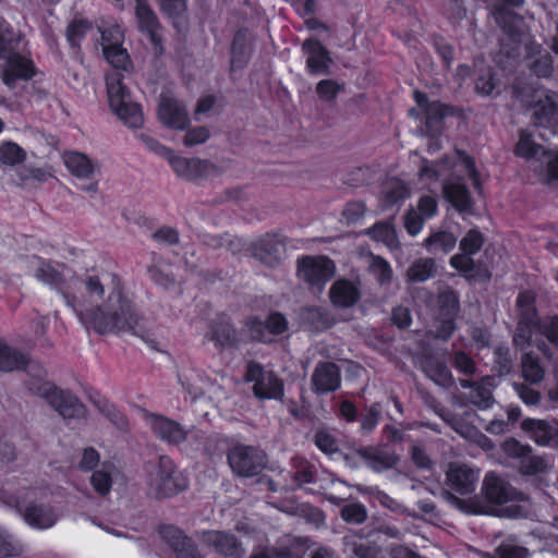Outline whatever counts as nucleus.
Listing matches in <instances>:
<instances>
[{"mask_svg":"<svg viewBox=\"0 0 558 558\" xmlns=\"http://www.w3.org/2000/svg\"><path fill=\"white\" fill-rule=\"evenodd\" d=\"M369 270L375 279L381 284L390 283L392 280L393 271L389 263L379 256H373L369 265Z\"/></svg>","mask_w":558,"mask_h":558,"instance_id":"obj_47","label":"nucleus"},{"mask_svg":"<svg viewBox=\"0 0 558 558\" xmlns=\"http://www.w3.org/2000/svg\"><path fill=\"white\" fill-rule=\"evenodd\" d=\"M330 300L338 307L353 306L360 299V289L355 282L339 279L330 289Z\"/></svg>","mask_w":558,"mask_h":558,"instance_id":"obj_25","label":"nucleus"},{"mask_svg":"<svg viewBox=\"0 0 558 558\" xmlns=\"http://www.w3.org/2000/svg\"><path fill=\"white\" fill-rule=\"evenodd\" d=\"M159 121L172 130H184L190 120L185 107L169 94H161L158 106Z\"/></svg>","mask_w":558,"mask_h":558,"instance_id":"obj_17","label":"nucleus"},{"mask_svg":"<svg viewBox=\"0 0 558 558\" xmlns=\"http://www.w3.org/2000/svg\"><path fill=\"white\" fill-rule=\"evenodd\" d=\"M26 158L25 150L13 142L0 144V163L9 167L23 162Z\"/></svg>","mask_w":558,"mask_h":558,"instance_id":"obj_44","label":"nucleus"},{"mask_svg":"<svg viewBox=\"0 0 558 558\" xmlns=\"http://www.w3.org/2000/svg\"><path fill=\"white\" fill-rule=\"evenodd\" d=\"M19 41L13 29L0 20V73L9 87H13L17 80H28L34 74L33 62L14 52Z\"/></svg>","mask_w":558,"mask_h":558,"instance_id":"obj_4","label":"nucleus"},{"mask_svg":"<svg viewBox=\"0 0 558 558\" xmlns=\"http://www.w3.org/2000/svg\"><path fill=\"white\" fill-rule=\"evenodd\" d=\"M160 8L173 21L175 26L178 20L182 19L187 10L186 0H160Z\"/></svg>","mask_w":558,"mask_h":558,"instance_id":"obj_48","label":"nucleus"},{"mask_svg":"<svg viewBox=\"0 0 558 558\" xmlns=\"http://www.w3.org/2000/svg\"><path fill=\"white\" fill-rule=\"evenodd\" d=\"M280 243L275 235L266 234L253 243V255L266 264L277 259Z\"/></svg>","mask_w":558,"mask_h":558,"instance_id":"obj_32","label":"nucleus"},{"mask_svg":"<svg viewBox=\"0 0 558 558\" xmlns=\"http://www.w3.org/2000/svg\"><path fill=\"white\" fill-rule=\"evenodd\" d=\"M312 383L317 392H329L339 388L340 373L336 364L320 363L312 376Z\"/></svg>","mask_w":558,"mask_h":558,"instance_id":"obj_23","label":"nucleus"},{"mask_svg":"<svg viewBox=\"0 0 558 558\" xmlns=\"http://www.w3.org/2000/svg\"><path fill=\"white\" fill-rule=\"evenodd\" d=\"M484 243L482 233L478 230H470L460 241V250L471 255L476 254Z\"/></svg>","mask_w":558,"mask_h":558,"instance_id":"obj_51","label":"nucleus"},{"mask_svg":"<svg viewBox=\"0 0 558 558\" xmlns=\"http://www.w3.org/2000/svg\"><path fill=\"white\" fill-rule=\"evenodd\" d=\"M206 542L218 553L226 556H235L240 551L238 542L230 534L218 531L209 532L206 534Z\"/></svg>","mask_w":558,"mask_h":558,"instance_id":"obj_34","label":"nucleus"},{"mask_svg":"<svg viewBox=\"0 0 558 558\" xmlns=\"http://www.w3.org/2000/svg\"><path fill=\"white\" fill-rule=\"evenodd\" d=\"M89 29V24L83 20H75L68 26L66 38L71 46L78 45V40Z\"/></svg>","mask_w":558,"mask_h":558,"instance_id":"obj_58","label":"nucleus"},{"mask_svg":"<svg viewBox=\"0 0 558 558\" xmlns=\"http://www.w3.org/2000/svg\"><path fill=\"white\" fill-rule=\"evenodd\" d=\"M147 485L157 498L173 496L187 487V481L169 457H160L147 466Z\"/></svg>","mask_w":558,"mask_h":558,"instance_id":"obj_7","label":"nucleus"},{"mask_svg":"<svg viewBox=\"0 0 558 558\" xmlns=\"http://www.w3.org/2000/svg\"><path fill=\"white\" fill-rule=\"evenodd\" d=\"M456 244V235L448 231L433 232L424 241L425 247L432 253L442 252L447 254L454 248Z\"/></svg>","mask_w":558,"mask_h":558,"instance_id":"obj_36","label":"nucleus"},{"mask_svg":"<svg viewBox=\"0 0 558 558\" xmlns=\"http://www.w3.org/2000/svg\"><path fill=\"white\" fill-rule=\"evenodd\" d=\"M439 303H440L442 311L445 312V315H447V316L456 315L458 307H459V302H458V296L453 291H451V290L444 291L439 295Z\"/></svg>","mask_w":558,"mask_h":558,"instance_id":"obj_64","label":"nucleus"},{"mask_svg":"<svg viewBox=\"0 0 558 558\" xmlns=\"http://www.w3.org/2000/svg\"><path fill=\"white\" fill-rule=\"evenodd\" d=\"M40 494L38 487L23 480L16 484H8L2 489L0 499L14 508L31 527L47 530L56 524L58 514L52 507L35 502Z\"/></svg>","mask_w":558,"mask_h":558,"instance_id":"obj_3","label":"nucleus"},{"mask_svg":"<svg viewBox=\"0 0 558 558\" xmlns=\"http://www.w3.org/2000/svg\"><path fill=\"white\" fill-rule=\"evenodd\" d=\"M45 369L38 367L36 378L28 383V389L44 398L64 418L81 417L85 414L84 405L69 391L57 388L44 380Z\"/></svg>","mask_w":558,"mask_h":558,"instance_id":"obj_6","label":"nucleus"},{"mask_svg":"<svg viewBox=\"0 0 558 558\" xmlns=\"http://www.w3.org/2000/svg\"><path fill=\"white\" fill-rule=\"evenodd\" d=\"M298 275L319 289L335 275L333 263L325 256H305L298 262Z\"/></svg>","mask_w":558,"mask_h":558,"instance_id":"obj_10","label":"nucleus"},{"mask_svg":"<svg viewBox=\"0 0 558 558\" xmlns=\"http://www.w3.org/2000/svg\"><path fill=\"white\" fill-rule=\"evenodd\" d=\"M310 541L307 538H294L290 546L282 553L277 555V558H304L310 550Z\"/></svg>","mask_w":558,"mask_h":558,"instance_id":"obj_52","label":"nucleus"},{"mask_svg":"<svg viewBox=\"0 0 558 558\" xmlns=\"http://www.w3.org/2000/svg\"><path fill=\"white\" fill-rule=\"evenodd\" d=\"M208 340L214 341L217 347H233L239 342V337L229 322L220 319L213 323Z\"/></svg>","mask_w":558,"mask_h":558,"instance_id":"obj_30","label":"nucleus"},{"mask_svg":"<svg viewBox=\"0 0 558 558\" xmlns=\"http://www.w3.org/2000/svg\"><path fill=\"white\" fill-rule=\"evenodd\" d=\"M521 428L539 446H547L557 436L558 430L545 420L525 418Z\"/></svg>","mask_w":558,"mask_h":558,"instance_id":"obj_27","label":"nucleus"},{"mask_svg":"<svg viewBox=\"0 0 558 558\" xmlns=\"http://www.w3.org/2000/svg\"><path fill=\"white\" fill-rule=\"evenodd\" d=\"M514 153L517 156L527 160L541 159L543 162H546L548 166L546 181L548 183L558 179V154L547 151L542 145L536 144L529 131L522 130L520 132Z\"/></svg>","mask_w":558,"mask_h":558,"instance_id":"obj_9","label":"nucleus"},{"mask_svg":"<svg viewBox=\"0 0 558 558\" xmlns=\"http://www.w3.org/2000/svg\"><path fill=\"white\" fill-rule=\"evenodd\" d=\"M342 84L333 80H323L316 85V93L318 97L325 101L333 100L340 90H342Z\"/></svg>","mask_w":558,"mask_h":558,"instance_id":"obj_55","label":"nucleus"},{"mask_svg":"<svg viewBox=\"0 0 558 558\" xmlns=\"http://www.w3.org/2000/svg\"><path fill=\"white\" fill-rule=\"evenodd\" d=\"M113 471L114 468L112 464L104 463L100 469L93 473L90 483L99 495H107L110 492Z\"/></svg>","mask_w":558,"mask_h":558,"instance_id":"obj_43","label":"nucleus"},{"mask_svg":"<svg viewBox=\"0 0 558 558\" xmlns=\"http://www.w3.org/2000/svg\"><path fill=\"white\" fill-rule=\"evenodd\" d=\"M493 379L487 377L484 379V385L472 386L471 402L480 409H488L493 403L492 389L487 386H493Z\"/></svg>","mask_w":558,"mask_h":558,"instance_id":"obj_46","label":"nucleus"},{"mask_svg":"<svg viewBox=\"0 0 558 558\" xmlns=\"http://www.w3.org/2000/svg\"><path fill=\"white\" fill-rule=\"evenodd\" d=\"M445 198L459 211L461 215L473 214V202L470 193L464 184L460 181H448L444 184Z\"/></svg>","mask_w":558,"mask_h":558,"instance_id":"obj_22","label":"nucleus"},{"mask_svg":"<svg viewBox=\"0 0 558 558\" xmlns=\"http://www.w3.org/2000/svg\"><path fill=\"white\" fill-rule=\"evenodd\" d=\"M414 98L417 106L424 111L426 117V124L429 129L437 130V123L439 119L445 117L448 112V108L438 101L428 102L425 94L415 90Z\"/></svg>","mask_w":558,"mask_h":558,"instance_id":"obj_31","label":"nucleus"},{"mask_svg":"<svg viewBox=\"0 0 558 558\" xmlns=\"http://www.w3.org/2000/svg\"><path fill=\"white\" fill-rule=\"evenodd\" d=\"M555 352L551 353L547 349V355L545 357L551 362V374L554 378V384L547 389V398L548 400L558 407V348L554 347Z\"/></svg>","mask_w":558,"mask_h":558,"instance_id":"obj_49","label":"nucleus"},{"mask_svg":"<svg viewBox=\"0 0 558 558\" xmlns=\"http://www.w3.org/2000/svg\"><path fill=\"white\" fill-rule=\"evenodd\" d=\"M108 102L111 111L130 128H141L144 122L141 107L131 100L130 92L120 72L106 76Z\"/></svg>","mask_w":558,"mask_h":558,"instance_id":"obj_5","label":"nucleus"},{"mask_svg":"<svg viewBox=\"0 0 558 558\" xmlns=\"http://www.w3.org/2000/svg\"><path fill=\"white\" fill-rule=\"evenodd\" d=\"M140 141L145 145V147L155 153L156 155L162 157L163 159H166L168 161V159L171 157L172 155V150L166 146H163L162 144H160L157 140L153 138L151 136H149L148 134H141L138 136Z\"/></svg>","mask_w":558,"mask_h":558,"instance_id":"obj_60","label":"nucleus"},{"mask_svg":"<svg viewBox=\"0 0 558 558\" xmlns=\"http://www.w3.org/2000/svg\"><path fill=\"white\" fill-rule=\"evenodd\" d=\"M247 328L252 339L267 342L270 340L267 333H282L287 329V320L281 314L274 313L266 325L262 320L252 319L247 323Z\"/></svg>","mask_w":558,"mask_h":558,"instance_id":"obj_21","label":"nucleus"},{"mask_svg":"<svg viewBox=\"0 0 558 558\" xmlns=\"http://www.w3.org/2000/svg\"><path fill=\"white\" fill-rule=\"evenodd\" d=\"M448 486L460 495H469L475 490L480 480V470L465 463H450L447 471Z\"/></svg>","mask_w":558,"mask_h":558,"instance_id":"obj_16","label":"nucleus"},{"mask_svg":"<svg viewBox=\"0 0 558 558\" xmlns=\"http://www.w3.org/2000/svg\"><path fill=\"white\" fill-rule=\"evenodd\" d=\"M513 45V52L520 54L523 48L526 58L529 59L527 65L539 77H547L551 74L553 65L549 53L541 48L539 45L533 43L529 34L522 33L515 37L514 41H505V53L510 56L511 51L508 46Z\"/></svg>","mask_w":558,"mask_h":558,"instance_id":"obj_8","label":"nucleus"},{"mask_svg":"<svg viewBox=\"0 0 558 558\" xmlns=\"http://www.w3.org/2000/svg\"><path fill=\"white\" fill-rule=\"evenodd\" d=\"M534 295L522 292L517 299L521 318L514 333L513 341L520 349L535 345L544 355H547V347L542 340L545 337L553 347L558 348V315L544 318L541 323L535 319Z\"/></svg>","mask_w":558,"mask_h":558,"instance_id":"obj_2","label":"nucleus"},{"mask_svg":"<svg viewBox=\"0 0 558 558\" xmlns=\"http://www.w3.org/2000/svg\"><path fill=\"white\" fill-rule=\"evenodd\" d=\"M62 160L69 172L80 179L90 178L98 169L97 163L78 151H65Z\"/></svg>","mask_w":558,"mask_h":558,"instance_id":"obj_26","label":"nucleus"},{"mask_svg":"<svg viewBox=\"0 0 558 558\" xmlns=\"http://www.w3.org/2000/svg\"><path fill=\"white\" fill-rule=\"evenodd\" d=\"M366 233L377 242H381L390 250L399 247V241L395 228L388 222H380L368 229Z\"/></svg>","mask_w":558,"mask_h":558,"instance_id":"obj_39","label":"nucleus"},{"mask_svg":"<svg viewBox=\"0 0 558 558\" xmlns=\"http://www.w3.org/2000/svg\"><path fill=\"white\" fill-rule=\"evenodd\" d=\"M367 465L374 471L390 469L398 462V457L389 451L379 449H368L363 452Z\"/></svg>","mask_w":558,"mask_h":558,"instance_id":"obj_37","label":"nucleus"},{"mask_svg":"<svg viewBox=\"0 0 558 558\" xmlns=\"http://www.w3.org/2000/svg\"><path fill=\"white\" fill-rule=\"evenodd\" d=\"M34 277L62 293L80 322L97 333L131 332L145 341L153 350H160V342L146 329L133 301L123 293L120 280L111 275H92L81 282V300L70 295L77 279L63 264L52 265L40 257L28 260Z\"/></svg>","mask_w":558,"mask_h":558,"instance_id":"obj_1","label":"nucleus"},{"mask_svg":"<svg viewBox=\"0 0 558 558\" xmlns=\"http://www.w3.org/2000/svg\"><path fill=\"white\" fill-rule=\"evenodd\" d=\"M481 71L482 73L476 78L475 90L481 95L489 96L493 94L496 87L494 76L489 69H487L486 71Z\"/></svg>","mask_w":558,"mask_h":558,"instance_id":"obj_57","label":"nucleus"},{"mask_svg":"<svg viewBox=\"0 0 558 558\" xmlns=\"http://www.w3.org/2000/svg\"><path fill=\"white\" fill-rule=\"evenodd\" d=\"M513 389L519 398L527 405H535L541 400V393L525 384L514 383Z\"/></svg>","mask_w":558,"mask_h":558,"instance_id":"obj_61","label":"nucleus"},{"mask_svg":"<svg viewBox=\"0 0 558 558\" xmlns=\"http://www.w3.org/2000/svg\"><path fill=\"white\" fill-rule=\"evenodd\" d=\"M302 50L306 56V69L310 74H328L331 59L326 48L317 39L305 40Z\"/></svg>","mask_w":558,"mask_h":558,"instance_id":"obj_20","label":"nucleus"},{"mask_svg":"<svg viewBox=\"0 0 558 558\" xmlns=\"http://www.w3.org/2000/svg\"><path fill=\"white\" fill-rule=\"evenodd\" d=\"M136 1V17L141 29L148 34L154 45L160 44L159 29L160 25L154 13L145 0Z\"/></svg>","mask_w":558,"mask_h":558,"instance_id":"obj_29","label":"nucleus"},{"mask_svg":"<svg viewBox=\"0 0 558 558\" xmlns=\"http://www.w3.org/2000/svg\"><path fill=\"white\" fill-rule=\"evenodd\" d=\"M535 123L539 126L556 128L558 125V94L536 92Z\"/></svg>","mask_w":558,"mask_h":558,"instance_id":"obj_19","label":"nucleus"},{"mask_svg":"<svg viewBox=\"0 0 558 558\" xmlns=\"http://www.w3.org/2000/svg\"><path fill=\"white\" fill-rule=\"evenodd\" d=\"M246 381L254 383L253 390L259 399H279L283 396L282 381L272 373L255 363L247 365Z\"/></svg>","mask_w":558,"mask_h":558,"instance_id":"obj_11","label":"nucleus"},{"mask_svg":"<svg viewBox=\"0 0 558 558\" xmlns=\"http://www.w3.org/2000/svg\"><path fill=\"white\" fill-rule=\"evenodd\" d=\"M366 207L362 202H352L347 204L342 211V216L347 223H355L365 214Z\"/></svg>","mask_w":558,"mask_h":558,"instance_id":"obj_62","label":"nucleus"},{"mask_svg":"<svg viewBox=\"0 0 558 558\" xmlns=\"http://www.w3.org/2000/svg\"><path fill=\"white\" fill-rule=\"evenodd\" d=\"M228 461L234 473L245 477L257 475L265 463L262 451L244 446L233 448L228 454Z\"/></svg>","mask_w":558,"mask_h":558,"instance_id":"obj_14","label":"nucleus"},{"mask_svg":"<svg viewBox=\"0 0 558 558\" xmlns=\"http://www.w3.org/2000/svg\"><path fill=\"white\" fill-rule=\"evenodd\" d=\"M102 39V52L105 59L112 68L114 72L122 71L124 73H131L133 71V64L129 57L128 51L121 46L122 34L118 26H114L108 31L101 33Z\"/></svg>","mask_w":558,"mask_h":558,"instance_id":"obj_12","label":"nucleus"},{"mask_svg":"<svg viewBox=\"0 0 558 558\" xmlns=\"http://www.w3.org/2000/svg\"><path fill=\"white\" fill-rule=\"evenodd\" d=\"M26 365V357L0 340V371L12 372Z\"/></svg>","mask_w":558,"mask_h":558,"instance_id":"obj_38","label":"nucleus"},{"mask_svg":"<svg viewBox=\"0 0 558 558\" xmlns=\"http://www.w3.org/2000/svg\"><path fill=\"white\" fill-rule=\"evenodd\" d=\"M549 466L548 460L543 457L531 456L530 453L521 461V470L531 475L546 472Z\"/></svg>","mask_w":558,"mask_h":558,"instance_id":"obj_53","label":"nucleus"},{"mask_svg":"<svg viewBox=\"0 0 558 558\" xmlns=\"http://www.w3.org/2000/svg\"><path fill=\"white\" fill-rule=\"evenodd\" d=\"M409 195V191L403 184V182L393 179L386 182L383 186L381 191V207L383 209H387L390 206L398 204L400 201L404 199Z\"/></svg>","mask_w":558,"mask_h":558,"instance_id":"obj_35","label":"nucleus"},{"mask_svg":"<svg viewBox=\"0 0 558 558\" xmlns=\"http://www.w3.org/2000/svg\"><path fill=\"white\" fill-rule=\"evenodd\" d=\"M483 492L485 497L496 505H504L514 498L513 489L494 473L486 474Z\"/></svg>","mask_w":558,"mask_h":558,"instance_id":"obj_24","label":"nucleus"},{"mask_svg":"<svg viewBox=\"0 0 558 558\" xmlns=\"http://www.w3.org/2000/svg\"><path fill=\"white\" fill-rule=\"evenodd\" d=\"M143 416L145 424L161 441L178 446L187 439L190 432L177 421L148 412H144Z\"/></svg>","mask_w":558,"mask_h":558,"instance_id":"obj_13","label":"nucleus"},{"mask_svg":"<svg viewBox=\"0 0 558 558\" xmlns=\"http://www.w3.org/2000/svg\"><path fill=\"white\" fill-rule=\"evenodd\" d=\"M24 549L23 543L17 537L0 527V558L19 557Z\"/></svg>","mask_w":558,"mask_h":558,"instance_id":"obj_41","label":"nucleus"},{"mask_svg":"<svg viewBox=\"0 0 558 558\" xmlns=\"http://www.w3.org/2000/svg\"><path fill=\"white\" fill-rule=\"evenodd\" d=\"M426 219L423 218L415 209H410L405 216L404 227L409 234L416 235L418 234L424 226V221Z\"/></svg>","mask_w":558,"mask_h":558,"instance_id":"obj_63","label":"nucleus"},{"mask_svg":"<svg viewBox=\"0 0 558 558\" xmlns=\"http://www.w3.org/2000/svg\"><path fill=\"white\" fill-rule=\"evenodd\" d=\"M344 539L348 550L353 553L356 558H377L378 550L376 548L371 547L364 543L357 544L349 536H347Z\"/></svg>","mask_w":558,"mask_h":558,"instance_id":"obj_56","label":"nucleus"},{"mask_svg":"<svg viewBox=\"0 0 558 558\" xmlns=\"http://www.w3.org/2000/svg\"><path fill=\"white\" fill-rule=\"evenodd\" d=\"M523 378L530 384H539L545 378L546 371L535 354L527 352L521 359Z\"/></svg>","mask_w":558,"mask_h":558,"instance_id":"obj_33","label":"nucleus"},{"mask_svg":"<svg viewBox=\"0 0 558 558\" xmlns=\"http://www.w3.org/2000/svg\"><path fill=\"white\" fill-rule=\"evenodd\" d=\"M251 46L242 34H238L232 45L231 70L243 68L250 60Z\"/></svg>","mask_w":558,"mask_h":558,"instance_id":"obj_40","label":"nucleus"},{"mask_svg":"<svg viewBox=\"0 0 558 558\" xmlns=\"http://www.w3.org/2000/svg\"><path fill=\"white\" fill-rule=\"evenodd\" d=\"M425 372L436 384L440 386H448L452 381L450 371L441 363L427 365Z\"/></svg>","mask_w":558,"mask_h":558,"instance_id":"obj_54","label":"nucleus"},{"mask_svg":"<svg viewBox=\"0 0 558 558\" xmlns=\"http://www.w3.org/2000/svg\"><path fill=\"white\" fill-rule=\"evenodd\" d=\"M500 2L494 11L495 20L505 32V41H514L519 34L524 33L523 21L506 7H521L523 0H500Z\"/></svg>","mask_w":558,"mask_h":558,"instance_id":"obj_18","label":"nucleus"},{"mask_svg":"<svg viewBox=\"0 0 558 558\" xmlns=\"http://www.w3.org/2000/svg\"><path fill=\"white\" fill-rule=\"evenodd\" d=\"M452 168L454 172L468 177L476 189L481 187L480 177L472 158L465 154L459 153Z\"/></svg>","mask_w":558,"mask_h":558,"instance_id":"obj_45","label":"nucleus"},{"mask_svg":"<svg viewBox=\"0 0 558 558\" xmlns=\"http://www.w3.org/2000/svg\"><path fill=\"white\" fill-rule=\"evenodd\" d=\"M162 538L177 551L178 558H201L196 548L182 531L174 526H167L161 531Z\"/></svg>","mask_w":558,"mask_h":558,"instance_id":"obj_28","label":"nucleus"},{"mask_svg":"<svg viewBox=\"0 0 558 558\" xmlns=\"http://www.w3.org/2000/svg\"><path fill=\"white\" fill-rule=\"evenodd\" d=\"M168 162L178 177L189 181L213 177L218 173L216 166L207 160L184 158L175 156L174 153H172Z\"/></svg>","mask_w":558,"mask_h":558,"instance_id":"obj_15","label":"nucleus"},{"mask_svg":"<svg viewBox=\"0 0 558 558\" xmlns=\"http://www.w3.org/2000/svg\"><path fill=\"white\" fill-rule=\"evenodd\" d=\"M502 450L508 457L521 459V461L531 452L529 446L522 445L515 439L506 440L502 445Z\"/></svg>","mask_w":558,"mask_h":558,"instance_id":"obj_59","label":"nucleus"},{"mask_svg":"<svg viewBox=\"0 0 558 558\" xmlns=\"http://www.w3.org/2000/svg\"><path fill=\"white\" fill-rule=\"evenodd\" d=\"M341 518L348 523L361 524L366 520L367 511L362 504L353 502L341 509Z\"/></svg>","mask_w":558,"mask_h":558,"instance_id":"obj_50","label":"nucleus"},{"mask_svg":"<svg viewBox=\"0 0 558 558\" xmlns=\"http://www.w3.org/2000/svg\"><path fill=\"white\" fill-rule=\"evenodd\" d=\"M435 274V263L430 258L417 259L407 271L410 282H423Z\"/></svg>","mask_w":558,"mask_h":558,"instance_id":"obj_42","label":"nucleus"}]
</instances>
